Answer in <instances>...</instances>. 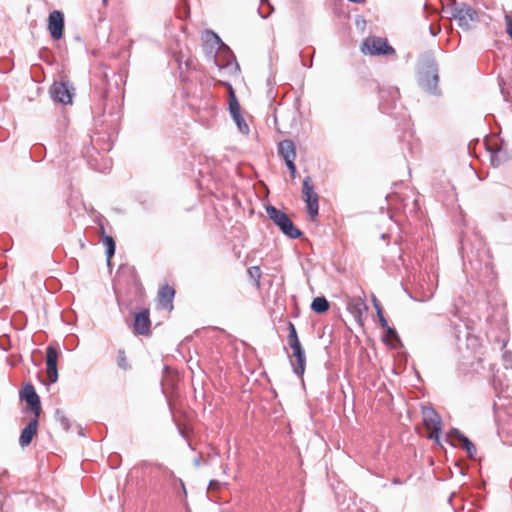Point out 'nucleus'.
I'll list each match as a JSON object with an SVG mask.
<instances>
[{
    "mask_svg": "<svg viewBox=\"0 0 512 512\" xmlns=\"http://www.w3.org/2000/svg\"><path fill=\"white\" fill-rule=\"evenodd\" d=\"M64 16L58 11L54 10L49 14L48 29L53 39H60L63 35Z\"/></svg>",
    "mask_w": 512,
    "mask_h": 512,
    "instance_id": "423d86ee",
    "label": "nucleus"
},
{
    "mask_svg": "<svg viewBox=\"0 0 512 512\" xmlns=\"http://www.w3.org/2000/svg\"><path fill=\"white\" fill-rule=\"evenodd\" d=\"M503 362L505 368H511L512 369V353L509 351H505L503 353Z\"/></svg>",
    "mask_w": 512,
    "mask_h": 512,
    "instance_id": "bb28decb",
    "label": "nucleus"
},
{
    "mask_svg": "<svg viewBox=\"0 0 512 512\" xmlns=\"http://www.w3.org/2000/svg\"><path fill=\"white\" fill-rule=\"evenodd\" d=\"M499 435L506 445L512 444V424H501L499 426Z\"/></svg>",
    "mask_w": 512,
    "mask_h": 512,
    "instance_id": "f3484780",
    "label": "nucleus"
},
{
    "mask_svg": "<svg viewBox=\"0 0 512 512\" xmlns=\"http://www.w3.org/2000/svg\"><path fill=\"white\" fill-rule=\"evenodd\" d=\"M235 124L237 125L238 130L244 134L247 135L249 133V126L246 123L245 119L242 117L240 113L231 115Z\"/></svg>",
    "mask_w": 512,
    "mask_h": 512,
    "instance_id": "412c9836",
    "label": "nucleus"
},
{
    "mask_svg": "<svg viewBox=\"0 0 512 512\" xmlns=\"http://www.w3.org/2000/svg\"><path fill=\"white\" fill-rule=\"evenodd\" d=\"M286 165L291 172V176L294 178L296 174V166L294 164V160L287 161Z\"/></svg>",
    "mask_w": 512,
    "mask_h": 512,
    "instance_id": "c756f323",
    "label": "nucleus"
},
{
    "mask_svg": "<svg viewBox=\"0 0 512 512\" xmlns=\"http://www.w3.org/2000/svg\"><path fill=\"white\" fill-rule=\"evenodd\" d=\"M387 329V332L392 335V336H396V332L394 329H392L391 327H385Z\"/></svg>",
    "mask_w": 512,
    "mask_h": 512,
    "instance_id": "f704fd0d",
    "label": "nucleus"
},
{
    "mask_svg": "<svg viewBox=\"0 0 512 512\" xmlns=\"http://www.w3.org/2000/svg\"><path fill=\"white\" fill-rule=\"evenodd\" d=\"M248 273L251 278H253L257 281V283L259 282V279L261 277V270L259 267H257V266L250 267L248 269Z\"/></svg>",
    "mask_w": 512,
    "mask_h": 512,
    "instance_id": "a878e982",
    "label": "nucleus"
},
{
    "mask_svg": "<svg viewBox=\"0 0 512 512\" xmlns=\"http://www.w3.org/2000/svg\"><path fill=\"white\" fill-rule=\"evenodd\" d=\"M449 437L451 438L453 445H456V442H457V444L461 445L466 450L469 457H471V458L474 457V455L476 454L475 445L466 436H464L459 430L452 429L449 434Z\"/></svg>",
    "mask_w": 512,
    "mask_h": 512,
    "instance_id": "9b49d317",
    "label": "nucleus"
},
{
    "mask_svg": "<svg viewBox=\"0 0 512 512\" xmlns=\"http://www.w3.org/2000/svg\"><path fill=\"white\" fill-rule=\"evenodd\" d=\"M304 201L307 204V210H308V214H309L310 218L314 219L318 215V209H319L318 196L314 197V198L306 199Z\"/></svg>",
    "mask_w": 512,
    "mask_h": 512,
    "instance_id": "aec40b11",
    "label": "nucleus"
},
{
    "mask_svg": "<svg viewBox=\"0 0 512 512\" xmlns=\"http://www.w3.org/2000/svg\"><path fill=\"white\" fill-rule=\"evenodd\" d=\"M303 198L304 200L317 197V194L314 192L313 185L311 184V179L309 177H306L303 180Z\"/></svg>",
    "mask_w": 512,
    "mask_h": 512,
    "instance_id": "6ab92c4d",
    "label": "nucleus"
},
{
    "mask_svg": "<svg viewBox=\"0 0 512 512\" xmlns=\"http://www.w3.org/2000/svg\"><path fill=\"white\" fill-rule=\"evenodd\" d=\"M311 308L316 313H324L329 309V303L324 297H316L312 301Z\"/></svg>",
    "mask_w": 512,
    "mask_h": 512,
    "instance_id": "a211bd4d",
    "label": "nucleus"
},
{
    "mask_svg": "<svg viewBox=\"0 0 512 512\" xmlns=\"http://www.w3.org/2000/svg\"><path fill=\"white\" fill-rule=\"evenodd\" d=\"M103 244L106 247L107 261L110 263V259L115 253V242L111 236H105L103 238Z\"/></svg>",
    "mask_w": 512,
    "mask_h": 512,
    "instance_id": "4be33fe9",
    "label": "nucleus"
},
{
    "mask_svg": "<svg viewBox=\"0 0 512 512\" xmlns=\"http://www.w3.org/2000/svg\"><path fill=\"white\" fill-rule=\"evenodd\" d=\"M500 86H501V92L504 95L505 100H508V93L505 92V88H504L503 84H500Z\"/></svg>",
    "mask_w": 512,
    "mask_h": 512,
    "instance_id": "72a5a7b5",
    "label": "nucleus"
},
{
    "mask_svg": "<svg viewBox=\"0 0 512 512\" xmlns=\"http://www.w3.org/2000/svg\"><path fill=\"white\" fill-rule=\"evenodd\" d=\"M72 90L67 82H55L50 89V93L55 101L70 104L72 102Z\"/></svg>",
    "mask_w": 512,
    "mask_h": 512,
    "instance_id": "39448f33",
    "label": "nucleus"
},
{
    "mask_svg": "<svg viewBox=\"0 0 512 512\" xmlns=\"http://www.w3.org/2000/svg\"><path fill=\"white\" fill-rule=\"evenodd\" d=\"M452 17L464 30L471 29L473 25L478 22L476 10L465 3H460L452 9Z\"/></svg>",
    "mask_w": 512,
    "mask_h": 512,
    "instance_id": "f03ea898",
    "label": "nucleus"
},
{
    "mask_svg": "<svg viewBox=\"0 0 512 512\" xmlns=\"http://www.w3.org/2000/svg\"><path fill=\"white\" fill-rule=\"evenodd\" d=\"M374 306L377 310V316L379 318V322H380V325L384 328V327H388V322L387 320L385 319L384 315H383V312H382V308L380 306V304L378 303V301L376 299H374Z\"/></svg>",
    "mask_w": 512,
    "mask_h": 512,
    "instance_id": "b1692460",
    "label": "nucleus"
},
{
    "mask_svg": "<svg viewBox=\"0 0 512 512\" xmlns=\"http://www.w3.org/2000/svg\"><path fill=\"white\" fill-rule=\"evenodd\" d=\"M443 3H447V4H452V9L455 7V6H458L459 4L456 3L455 0H441Z\"/></svg>",
    "mask_w": 512,
    "mask_h": 512,
    "instance_id": "473e14b6",
    "label": "nucleus"
},
{
    "mask_svg": "<svg viewBox=\"0 0 512 512\" xmlns=\"http://www.w3.org/2000/svg\"><path fill=\"white\" fill-rule=\"evenodd\" d=\"M505 23H506V32L512 39V15L511 14L505 15Z\"/></svg>",
    "mask_w": 512,
    "mask_h": 512,
    "instance_id": "cd10ccee",
    "label": "nucleus"
},
{
    "mask_svg": "<svg viewBox=\"0 0 512 512\" xmlns=\"http://www.w3.org/2000/svg\"><path fill=\"white\" fill-rule=\"evenodd\" d=\"M117 363H118V366L121 367L122 369L128 368L127 358H126L124 351L118 352Z\"/></svg>",
    "mask_w": 512,
    "mask_h": 512,
    "instance_id": "393cba45",
    "label": "nucleus"
},
{
    "mask_svg": "<svg viewBox=\"0 0 512 512\" xmlns=\"http://www.w3.org/2000/svg\"><path fill=\"white\" fill-rule=\"evenodd\" d=\"M219 486V482L216 480H211L209 483V489H216Z\"/></svg>",
    "mask_w": 512,
    "mask_h": 512,
    "instance_id": "2f4dec72",
    "label": "nucleus"
},
{
    "mask_svg": "<svg viewBox=\"0 0 512 512\" xmlns=\"http://www.w3.org/2000/svg\"><path fill=\"white\" fill-rule=\"evenodd\" d=\"M165 472H166L169 476H171V477H173V476H174V473H173L172 471L168 470L167 468H165Z\"/></svg>",
    "mask_w": 512,
    "mask_h": 512,
    "instance_id": "c9c22d12",
    "label": "nucleus"
},
{
    "mask_svg": "<svg viewBox=\"0 0 512 512\" xmlns=\"http://www.w3.org/2000/svg\"><path fill=\"white\" fill-rule=\"evenodd\" d=\"M267 16H268V14H262L263 18H266Z\"/></svg>",
    "mask_w": 512,
    "mask_h": 512,
    "instance_id": "58836bf2",
    "label": "nucleus"
},
{
    "mask_svg": "<svg viewBox=\"0 0 512 512\" xmlns=\"http://www.w3.org/2000/svg\"><path fill=\"white\" fill-rule=\"evenodd\" d=\"M179 482H180V484L182 486L184 494H186V489H185V486H184V482L181 479L179 480Z\"/></svg>",
    "mask_w": 512,
    "mask_h": 512,
    "instance_id": "e433bc0d",
    "label": "nucleus"
},
{
    "mask_svg": "<svg viewBox=\"0 0 512 512\" xmlns=\"http://www.w3.org/2000/svg\"><path fill=\"white\" fill-rule=\"evenodd\" d=\"M266 212L269 218L274 222L275 225L280 228V230L286 236L292 239H296L301 236V231L293 225V222L290 220L286 213L275 208L274 206H268L266 208Z\"/></svg>",
    "mask_w": 512,
    "mask_h": 512,
    "instance_id": "f257e3e1",
    "label": "nucleus"
},
{
    "mask_svg": "<svg viewBox=\"0 0 512 512\" xmlns=\"http://www.w3.org/2000/svg\"><path fill=\"white\" fill-rule=\"evenodd\" d=\"M23 399L30 406L31 411L36 418H39L41 412L40 399L32 385H26L22 393Z\"/></svg>",
    "mask_w": 512,
    "mask_h": 512,
    "instance_id": "9d476101",
    "label": "nucleus"
},
{
    "mask_svg": "<svg viewBox=\"0 0 512 512\" xmlns=\"http://www.w3.org/2000/svg\"><path fill=\"white\" fill-rule=\"evenodd\" d=\"M37 427L38 418L35 416L34 419H32L21 432L19 443L22 447L28 446L31 443L33 437L37 433Z\"/></svg>",
    "mask_w": 512,
    "mask_h": 512,
    "instance_id": "ddd939ff",
    "label": "nucleus"
},
{
    "mask_svg": "<svg viewBox=\"0 0 512 512\" xmlns=\"http://www.w3.org/2000/svg\"><path fill=\"white\" fill-rule=\"evenodd\" d=\"M57 359L58 352L53 346L47 347L46 353V366H47V377L51 383H55L58 379L57 371Z\"/></svg>",
    "mask_w": 512,
    "mask_h": 512,
    "instance_id": "6e6552de",
    "label": "nucleus"
},
{
    "mask_svg": "<svg viewBox=\"0 0 512 512\" xmlns=\"http://www.w3.org/2000/svg\"><path fill=\"white\" fill-rule=\"evenodd\" d=\"M361 51L369 55L395 54L394 48L388 44L387 39L375 36L368 37L363 41Z\"/></svg>",
    "mask_w": 512,
    "mask_h": 512,
    "instance_id": "7ed1b4c3",
    "label": "nucleus"
},
{
    "mask_svg": "<svg viewBox=\"0 0 512 512\" xmlns=\"http://www.w3.org/2000/svg\"><path fill=\"white\" fill-rule=\"evenodd\" d=\"M423 422L428 430L431 431L430 438L438 440L441 431V418L433 408L425 407L422 409Z\"/></svg>",
    "mask_w": 512,
    "mask_h": 512,
    "instance_id": "20e7f679",
    "label": "nucleus"
},
{
    "mask_svg": "<svg viewBox=\"0 0 512 512\" xmlns=\"http://www.w3.org/2000/svg\"><path fill=\"white\" fill-rule=\"evenodd\" d=\"M150 328V319L148 310H143L135 315L134 332L136 334H146Z\"/></svg>",
    "mask_w": 512,
    "mask_h": 512,
    "instance_id": "4468645a",
    "label": "nucleus"
},
{
    "mask_svg": "<svg viewBox=\"0 0 512 512\" xmlns=\"http://www.w3.org/2000/svg\"><path fill=\"white\" fill-rule=\"evenodd\" d=\"M208 35L214 39L216 44H221L220 38L215 33L209 32Z\"/></svg>",
    "mask_w": 512,
    "mask_h": 512,
    "instance_id": "7c9ffc66",
    "label": "nucleus"
},
{
    "mask_svg": "<svg viewBox=\"0 0 512 512\" xmlns=\"http://www.w3.org/2000/svg\"><path fill=\"white\" fill-rule=\"evenodd\" d=\"M279 154L284 158L285 162L295 160V145L291 140H283L279 143Z\"/></svg>",
    "mask_w": 512,
    "mask_h": 512,
    "instance_id": "2eb2a0df",
    "label": "nucleus"
},
{
    "mask_svg": "<svg viewBox=\"0 0 512 512\" xmlns=\"http://www.w3.org/2000/svg\"><path fill=\"white\" fill-rule=\"evenodd\" d=\"M225 86L228 89L229 92V100H228V107L229 112L231 115L240 113V104L237 100V97L235 95L234 89L230 83H225Z\"/></svg>",
    "mask_w": 512,
    "mask_h": 512,
    "instance_id": "dca6fc26",
    "label": "nucleus"
},
{
    "mask_svg": "<svg viewBox=\"0 0 512 512\" xmlns=\"http://www.w3.org/2000/svg\"><path fill=\"white\" fill-rule=\"evenodd\" d=\"M175 296L174 288L169 285H164L160 288L158 293L159 306L163 309L171 311L173 309V299Z\"/></svg>",
    "mask_w": 512,
    "mask_h": 512,
    "instance_id": "f8f14e48",
    "label": "nucleus"
},
{
    "mask_svg": "<svg viewBox=\"0 0 512 512\" xmlns=\"http://www.w3.org/2000/svg\"><path fill=\"white\" fill-rule=\"evenodd\" d=\"M438 82V74H437V68L434 63H431L428 66V70L426 73L421 75L420 77V85L423 87V89L434 92L437 87Z\"/></svg>",
    "mask_w": 512,
    "mask_h": 512,
    "instance_id": "1a4fd4ad",
    "label": "nucleus"
},
{
    "mask_svg": "<svg viewBox=\"0 0 512 512\" xmlns=\"http://www.w3.org/2000/svg\"><path fill=\"white\" fill-rule=\"evenodd\" d=\"M62 422L66 427H68V423L66 422V419H64V417H62Z\"/></svg>",
    "mask_w": 512,
    "mask_h": 512,
    "instance_id": "4c0bfd02",
    "label": "nucleus"
},
{
    "mask_svg": "<svg viewBox=\"0 0 512 512\" xmlns=\"http://www.w3.org/2000/svg\"><path fill=\"white\" fill-rule=\"evenodd\" d=\"M286 165L291 172V176L294 178L296 174V166L294 164V160L287 161Z\"/></svg>",
    "mask_w": 512,
    "mask_h": 512,
    "instance_id": "c85d7f7f",
    "label": "nucleus"
},
{
    "mask_svg": "<svg viewBox=\"0 0 512 512\" xmlns=\"http://www.w3.org/2000/svg\"><path fill=\"white\" fill-rule=\"evenodd\" d=\"M289 346L293 351L292 356L295 358V360L291 362L294 372L297 375L301 376V375H303V373L305 371V365H306L305 352L302 348L300 341L291 343V344H289Z\"/></svg>",
    "mask_w": 512,
    "mask_h": 512,
    "instance_id": "0eeeda50",
    "label": "nucleus"
},
{
    "mask_svg": "<svg viewBox=\"0 0 512 512\" xmlns=\"http://www.w3.org/2000/svg\"><path fill=\"white\" fill-rule=\"evenodd\" d=\"M288 330H289L288 344L299 342V338H298V335H297L296 328H295V326H294V324L292 322L288 323Z\"/></svg>",
    "mask_w": 512,
    "mask_h": 512,
    "instance_id": "5701e85b",
    "label": "nucleus"
}]
</instances>
